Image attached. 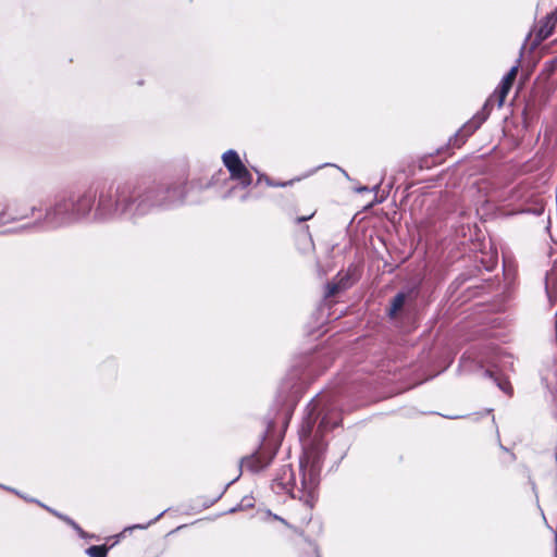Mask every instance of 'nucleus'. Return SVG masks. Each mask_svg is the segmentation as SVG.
<instances>
[{"label": "nucleus", "mask_w": 557, "mask_h": 557, "mask_svg": "<svg viewBox=\"0 0 557 557\" xmlns=\"http://www.w3.org/2000/svg\"><path fill=\"white\" fill-rule=\"evenodd\" d=\"M169 191L162 186L143 187L123 183L114 190L109 187L100 193L97 212L101 216L124 213L128 210H134L137 214H145L152 207L164 203L168 199L165 194Z\"/></svg>", "instance_id": "nucleus-1"}, {"label": "nucleus", "mask_w": 557, "mask_h": 557, "mask_svg": "<svg viewBox=\"0 0 557 557\" xmlns=\"http://www.w3.org/2000/svg\"><path fill=\"white\" fill-rule=\"evenodd\" d=\"M326 450V443L322 435L315 433L311 443L305 447L304 456L300 459V469L302 471L300 500L311 510L318 499V486L320 482V471Z\"/></svg>", "instance_id": "nucleus-2"}, {"label": "nucleus", "mask_w": 557, "mask_h": 557, "mask_svg": "<svg viewBox=\"0 0 557 557\" xmlns=\"http://www.w3.org/2000/svg\"><path fill=\"white\" fill-rule=\"evenodd\" d=\"M36 208L26 199H14L0 203V225H5L34 216Z\"/></svg>", "instance_id": "nucleus-3"}, {"label": "nucleus", "mask_w": 557, "mask_h": 557, "mask_svg": "<svg viewBox=\"0 0 557 557\" xmlns=\"http://www.w3.org/2000/svg\"><path fill=\"white\" fill-rule=\"evenodd\" d=\"M222 161L232 181H236L243 188H247L251 185L252 175L235 150L231 149L225 151L222 154Z\"/></svg>", "instance_id": "nucleus-4"}, {"label": "nucleus", "mask_w": 557, "mask_h": 557, "mask_svg": "<svg viewBox=\"0 0 557 557\" xmlns=\"http://www.w3.org/2000/svg\"><path fill=\"white\" fill-rule=\"evenodd\" d=\"M272 488L286 492L293 498H298L299 500V496L302 495L300 492L301 487L296 488V478L292 465H284L278 469L275 478L273 479Z\"/></svg>", "instance_id": "nucleus-5"}, {"label": "nucleus", "mask_w": 557, "mask_h": 557, "mask_svg": "<svg viewBox=\"0 0 557 557\" xmlns=\"http://www.w3.org/2000/svg\"><path fill=\"white\" fill-rule=\"evenodd\" d=\"M356 268L349 267L345 272H338L337 275L326 284L325 298H333L339 293L348 289L357 281Z\"/></svg>", "instance_id": "nucleus-6"}, {"label": "nucleus", "mask_w": 557, "mask_h": 557, "mask_svg": "<svg viewBox=\"0 0 557 557\" xmlns=\"http://www.w3.org/2000/svg\"><path fill=\"white\" fill-rule=\"evenodd\" d=\"M519 64L512 66L509 72L503 77L499 86L496 88L494 94L486 100L484 108L493 106L495 102L498 108L503 107L508 92L510 91L516 77L518 75Z\"/></svg>", "instance_id": "nucleus-7"}, {"label": "nucleus", "mask_w": 557, "mask_h": 557, "mask_svg": "<svg viewBox=\"0 0 557 557\" xmlns=\"http://www.w3.org/2000/svg\"><path fill=\"white\" fill-rule=\"evenodd\" d=\"M272 459L273 454L262 448L247 457H244L240 460V468L250 472H258L269 466Z\"/></svg>", "instance_id": "nucleus-8"}, {"label": "nucleus", "mask_w": 557, "mask_h": 557, "mask_svg": "<svg viewBox=\"0 0 557 557\" xmlns=\"http://www.w3.org/2000/svg\"><path fill=\"white\" fill-rule=\"evenodd\" d=\"M485 116L475 115L449 139L448 145L454 148H460L467 139L482 125L485 121Z\"/></svg>", "instance_id": "nucleus-9"}, {"label": "nucleus", "mask_w": 557, "mask_h": 557, "mask_svg": "<svg viewBox=\"0 0 557 557\" xmlns=\"http://www.w3.org/2000/svg\"><path fill=\"white\" fill-rule=\"evenodd\" d=\"M74 200L63 199L58 201L52 209H50L46 218L50 222H63L73 214Z\"/></svg>", "instance_id": "nucleus-10"}, {"label": "nucleus", "mask_w": 557, "mask_h": 557, "mask_svg": "<svg viewBox=\"0 0 557 557\" xmlns=\"http://www.w3.org/2000/svg\"><path fill=\"white\" fill-rule=\"evenodd\" d=\"M557 24V10L548 13L544 18L540 20L535 30V40L540 44L553 35Z\"/></svg>", "instance_id": "nucleus-11"}, {"label": "nucleus", "mask_w": 557, "mask_h": 557, "mask_svg": "<svg viewBox=\"0 0 557 557\" xmlns=\"http://www.w3.org/2000/svg\"><path fill=\"white\" fill-rule=\"evenodd\" d=\"M95 195L92 193L82 195L76 201H74L73 214L84 215L88 213L92 207Z\"/></svg>", "instance_id": "nucleus-12"}, {"label": "nucleus", "mask_w": 557, "mask_h": 557, "mask_svg": "<svg viewBox=\"0 0 557 557\" xmlns=\"http://www.w3.org/2000/svg\"><path fill=\"white\" fill-rule=\"evenodd\" d=\"M406 294L405 293H398L391 301V306L388 309V315L389 318L397 317L398 312L404 308L405 301H406Z\"/></svg>", "instance_id": "nucleus-13"}, {"label": "nucleus", "mask_w": 557, "mask_h": 557, "mask_svg": "<svg viewBox=\"0 0 557 557\" xmlns=\"http://www.w3.org/2000/svg\"><path fill=\"white\" fill-rule=\"evenodd\" d=\"M113 545L111 546H108L106 544L103 545H92V546H89L87 549H86V554L89 556V557H107L108 556V553L110 550V548L112 547Z\"/></svg>", "instance_id": "nucleus-14"}, {"label": "nucleus", "mask_w": 557, "mask_h": 557, "mask_svg": "<svg viewBox=\"0 0 557 557\" xmlns=\"http://www.w3.org/2000/svg\"><path fill=\"white\" fill-rule=\"evenodd\" d=\"M53 515L55 517H58L59 519H61L62 521H64L70 527H72L74 530H76L78 532L83 531L82 528L73 519H71L70 517H67L65 515H62V513H59V512H55V511H53Z\"/></svg>", "instance_id": "nucleus-15"}, {"label": "nucleus", "mask_w": 557, "mask_h": 557, "mask_svg": "<svg viewBox=\"0 0 557 557\" xmlns=\"http://www.w3.org/2000/svg\"><path fill=\"white\" fill-rule=\"evenodd\" d=\"M261 182H264L268 186H275V187H284L288 184H290L292 182H288V183H273L272 180L267 176V175H260L258 177V183H261Z\"/></svg>", "instance_id": "nucleus-16"}, {"label": "nucleus", "mask_w": 557, "mask_h": 557, "mask_svg": "<svg viewBox=\"0 0 557 557\" xmlns=\"http://www.w3.org/2000/svg\"><path fill=\"white\" fill-rule=\"evenodd\" d=\"M314 214H315V210L311 211V212H310L309 214H307V215L298 216V218L296 219V223H298V224H299V223H301V222H306V221H308V220L312 219V218L314 216Z\"/></svg>", "instance_id": "nucleus-17"}, {"label": "nucleus", "mask_w": 557, "mask_h": 557, "mask_svg": "<svg viewBox=\"0 0 557 557\" xmlns=\"http://www.w3.org/2000/svg\"><path fill=\"white\" fill-rule=\"evenodd\" d=\"M311 430H312V425H310V424H309V425H308V429H307V431H306V433H307V434H310V433H311Z\"/></svg>", "instance_id": "nucleus-18"}, {"label": "nucleus", "mask_w": 557, "mask_h": 557, "mask_svg": "<svg viewBox=\"0 0 557 557\" xmlns=\"http://www.w3.org/2000/svg\"><path fill=\"white\" fill-rule=\"evenodd\" d=\"M555 557H557V536H556V548H555Z\"/></svg>", "instance_id": "nucleus-19"}]
</instances>
